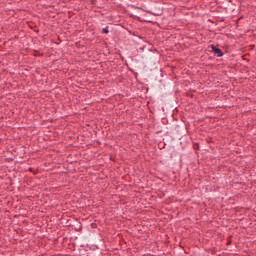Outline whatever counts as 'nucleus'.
Listing matches in <instances>:
<instances>
[{"mask_svg":"<svg viewBox=\"0 0 256 256\" xmlns=\"http://www.w3.org/2000/svg\"><path fill=\"white\" fill-rule=\"evenodd\" d=\"M212 51L218 56V57H223V52H221V49L213 46Z\"/></svg>","mask_w":256,"mask_h":256,"instance_id":"1","label":"nucleus"},{"mask_svg":"<svg viewBox=\"0 0 256 256\" xmlns=\"http://www.w3.org/2000/svg\"><path fill=\"white\" fill-rule=\"evenodd\" d=\"M102 33H109V30L107 28H103Z\"/></svg>","mask_w":256,"mask_h":256,"instance_id":"2","label":"nucleus"}]
</instances>
